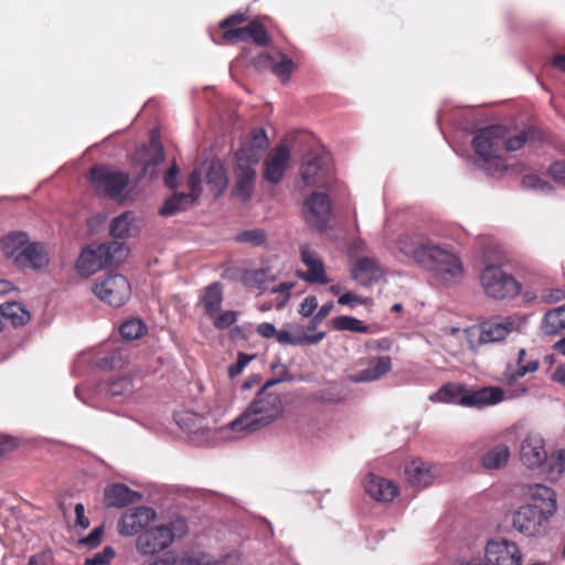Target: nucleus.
I'll use <instances>...</instances> for the list:
<instances>
[{
  "mask_svg": "<svg viewBox=\"0 0 565 565\" xmlns=\"http://www.w3.org/2000/svg\"><path fill=\"white\" fill-rule=\"evenodd\" d=\"M268 382L256 395L247 409L231 423L233 430L255 431L269 425L282 413V403L279 394L267 391Z\"/></svg>",
  "mask_w": 565,
  "mask_h": 565,
  "instance_id": "f257e3e1",
  "label": "nucleus"
},
{
  "mask_svg": "<svg viewBox=\"0 0 565 565\" xmlns=\"http://www.w3.org/2000/svg\"><path fill=\"white\" fill-rule=\"evenodd\" d=\"M503 126L492 125L480 129L473 137L471 146L476 161L480 168L490 174L502 173L507 164L501 156Z\"/></svg>",
  "mask_w": 565,
  "mask_h": 565,
  "instance_id": "f03ea898",
  "label": "nucleus"
},
{
  "mask_svg": "<svg viewBox=\"0 0 565 565\" xmlns=\"http://www.w3.org/2000/svg\"><path fill=\"white\" fill-rule=\"evenodd\" d=\"M419 266L428 271L440 285H452L461 280L463 266L460 258L450 250L431 243Z\"/></svg>",
  "mask_w": 565,
  "mask_h": 565,
  "instance_id": "7ed1b4c3",
  "label": "nucleus"
},
{
  "mask_svg": "<svg viewBox=\"0 0 565 565\" xmlns=\"http://www.w3.org/2000/svg\"><path fill=\"white\" fill-rule=\"evenodd\" d=\"M480 282L487 296L503 300L518 296L522 285L500 266L487 265L480 273Z\"/></svg>",
  "mask_w": 565,
  "mask_h": 565,
  "instance_id": "20e7f679",
  "label": "nucleus"
},
{
  "mask_svg": "<svg viewBox=\"0 0 565 565\" xmlns=\"http://www.w3.org/2000/svg\"><path fill=\"white\" fill-rule=\"evenodd\" d=\"M88 180L98 196L108 199L121 196L129 183L127 173L106 166L92 167L88 172Z\"/></svg>",
  "mask_w": 565,
  "mask_h": 565,
  "instance_id": "39448f33",
  "label": "nucleus"
},
{
  "mask_svg": "<svg viewBox=\"0 0 565 565\" xmlns=\"http://www.w3.org/2000/svg\"><path fill=\"white\" fill-rule=\"evenodd\" d=\"M183 522L162 524L146 530L137 537L136 548L141 555H154L167 550L175 539V529L183 530Z\"/></svg>",
  "mask_w": 565,
  "mask_h": 565,
  "instance_id": "423d86ee",
  "label": "nucleus"
},
{
  "mask_svg": "<svg viewBox=\"0 0 565 565\" xmlns=\"http://www.w3.org/2000/svg\"><path fill=\"white\" fill-rule=\"evenodd\" d=\"M119 248L120 246L117 243L92 244L84 247L76 263L78 274L88 277L110 266L114 260V253Z\"/></svg>",
  "mask_w": 565,
  "mask_h": 565,
  "instance_id": "0eeeda50",
  "label": "nucleus"
},
{
  "mask_svg": "<svg viewBox=\"0 0 565 565\" xmlns=\"http://www.w3.org/2000/svg\"><path fill=\"white\" fill-rule=\"evenodd\" d=\"M93 292L103 302L118 308L126 303L131 295L127 278L120 274L107 275L99 278L93 287Z\"/></svg>",
  "mask_w": 565,
  "mask_h": 565,
  "instance_id": "6e6552de",
  "label": "nucleus"
},
{
  "mask_svg": "<svg viewBox=\"0 0 565 565\" xmlns=\"http://www.w3.org/2000/svg\"><path fill=\"white\" fill-rule=\"evenodd\" d=\"M514 322L507 318L502 321L489 320L469 329L471 347H480L504 340L513 330Z\"/></svg>",
  "mask_w": 565,
  "mask_h": 565,
  "instance_id": "1a4fd4ad",
  "label": "nucleus"
},
{
  "mask_svg": "<svg viewBox=\"0 0 565 565\" xmlns=\"http://www.w3.org/2000/svg\"><path fill=\"white\" fill-rule=\"evenodd\" d=\"M302 213L309 226L324 232L331 217V202L328 194L312 192L303 202Z\"/></svg>",
  "mask_w": 565,
  "mask_h": 565,
  "instance_id": "9d476101",
  "label": "nucleus"
},
{
  "mask_svg": "<svg viewBox=\"0 0 565 565\" xmlns=\"http://www.w3.org/2000/svg\"><path fill=\"white\" fill-rule=\"evenodd\" d=\"M550 516L537 504L521 507L513 515V526L526 536H536L544 531Z\"/></svg>",
  "mask_w": 565,
  "mask_h": 565,
  "instance_id": "9b49d317",
  "label": "nucleus"
},
{
  "mask_svg": "<svg viewBox=\"0 0 565 565\" xmlns=\"http://www.w3.org/2000/svg\"><path fill=\"white\" fill-rule=\"evenodd\" d=\"M486 558L492 565H521L518 545L507 540H492L486 546Z\"/></svg>",
  "mask_w": 565,
  "mask_h": 565,
  "instance_id": "f8f14e48",
  "label": "nucleus"
},
{
  "mask_svg": "<svg viewBox=\"0 0 565 565\" xmlns=\"http://www.w3.org/2000/svg\"><path fill=\"white\" fill-rule=\"evenodd\" d=\"M305 186L326 188L331 181V171L324 160L316 154H308L300 169Z\"/></svg>",
  "mask_w": 565,
  "mask_h": 565,
  "instance_id": "ddd939ff",
  "label": "nucleus"
},
{
  "mask_svg": "<svg viewBox=\"0 0 565 565\" xmlns=\"http://www.w3.org/2000/svg\"><path fill=\"white\" fill-rule=\"evenodd\" d=\"M156 512L148 507L127 510L117 522V531L122 536H132L145 529L153 519Z\"/></svg>",
  "mask_w": 565,
  "mask_h": 565,
  "instance_id": "4468645a",
  "label": "nucleus"
},
{
  "mask_svg": "<svg viewBox=\"0 0 565 565\" xmlns=\"http://www.w3.org/2000/svg\"><path fill=\"white\" fill-rule=\"evenodd\" d=\"M290 160V151L287 146L275 147L264 161V178L266 181L277 184L284 177Z\"/></svg>",
  "mask_w": 565,
  "mask_h": 565,
  "instance_id": "2eb2a0df",
  "label": "nucleus"
},
{
  "mask_svg": "<svg viewBox=\"0 0 565 565\" xmlns=\"http://www.w3.org/2000/svg\"><path fill=\"white\" fill-rule=\"evenodd\" d=\"M503 397V390L497 386H484L479 390L467 388L466 395L461 397L460 406L480 409L500 403Z\"/></svg>",
  "mask_w": 565,
  "mask_h": 565,
  "instance_id": "dca6fc26",
  "label": "nucleus"
},
{
  "mask_svg": "<svg viewBox=\"0 0 565 565\" xmlns=\"http://www.w3.org/2000/svg\"><path fill=\"white\" fill-rule=\"evenodd\" d=\"M547 458L544 439L537 434H529L521 443L520 459L527 468H537Z\"/></svg>",
  "mask_w": 565,
  "mask_h": 565,
  "instance_id": "f3484780",
  "label": "nucleus"
},
{
  "mask_svg": "<svg viewBox=\"0 0 565 565\" xmlns=\"http://www.w3.org/2000/svg\"><path fill=\"white\" fill-rule=\"evenodd\" d=\"M431 243L420 234L405 233L396 239V247L402 254L419 265Z\"/></svg>",
  "mask_w": 565,
  "mask_h": 565,
  "instance_id": "a211bd4d",
  "label": "nucleus"
},
{
  "mask_svg": "<svg viewBox=\"0 0 565 565\" xmlns=\"http://www.w3.org/2000/svg\"><path fill=\"white\" fill-rule=\"evenodd\" d=\"M50 264V255L43 243L29 242L18 256L15 266L22 269L40 270Z\"/></svg>",
  "mask_w": 565,
  "mask_h": 565,
  "instance_id": "6ab92c4d",
  "label": "nucleus"
},
{
  "mask_svg": "<svg viewBox=\"0 0 565 565\" xmlns=\"http://www.w3.org/2000/svg\"><path fill=\"white\" fill-rule=\"evenodd\" d=\"M300 256L302 263L307 266L308 271L301 274V278L310 284H328L326 278L324 265L317 256L316 252L307 244L300 247Z\"/></svg>",
  "mask_w": 565,
  "mask_h": 565,
  "instance_id": "aec40b11",
  "label": "nucleus"
},
{
  "mask_svg": "<svg viewBox=\"0 0 565 565\" xmlns=\"http://www.w3.org/2000/svg\"><path fill=\"white\" fill-rule=\"evenodd\" d=\"M365 491L379 502H391L399 493L398 487L388 479L370 475L365 481Z\"/></svg>",
  "mask_w": 565,
  "mask_h": 565,
  "instance_id": "412c9836",
  "label": "nucleus"
},
{
  "mask_svg": "<svg viewBox=\"0 0 565 565\" xmlns=\"http://www.w3.org/2000/svg\"><path fill=\"white\" fill-rule=\"evenodd\" d=\"M105 503L107 507L124 508L136 503L141 499V494L131 490L122 483H114L105 489Z\"/></svg>",
  "mask_w": 565,
  "mask_h": 565,
  "instance_id": "4be33fe9",
  "label": "nucleus"
},
{
  "mask_svg": "<svg viewBox=\"0 0 565 565\" xmlns=\"http://www.w3.org/2000/svg\"><path fill=\"white\" fill-rule=\"evenodd\" d=\"M540 366V361L537 358L530 356L527 358V352L525 349H520L518 352L516 365L513 367L509 365L504 372V381L505 383L512 385L518 382L521 377L525 376L527 373H534L537 371Z\"/></svg>",
  "mask_w": 565,
  "mask_h": 565,
  "instance_id": "5701e85b",
  "label": "nucleus"
},
{
  "mask_svg": "<svg viewBox=\"0 0 565 565\" xmlns=\"http://www.w3.org/2000/svg\"><path fill=\"white\" fill-rule=\"evenodd\" d=\"M409 483L414 487L425 488L429 486L436 476L433 467L422 460H413L405 468Z\"/></svg>",
  "mask_w": 565,
  "mask_h": 565,
  "instance_id": "b1692460",
  "label": "nucleus"
},
{
  "mask_svg": "<svg viewBox=\"0 0 565 565\" xmlns=\"http://www.w3.org/2000/svg\"><path fill=\"white\" fill-rule=\"evenodd\" d=\"M392 369V360L390 356H376L369 361V366L355 374L352 380L356 383L372 382L379 380Z\"/></svg>",
  "mask_w": 565,
  "mask_h": 565,
  "instance_id": "393cba45",
  "label": "nucleus"
},
{
  "mask_svg": "<svg viewBox=\"0 0 565 565\" xmlns=\"http://www.w3.org/2000/svg\"><path fill=\"white\" fill-rule=\"evenodd\" d=\"M100 391L110 397H128L135 392V383L129 375L110 376L100 384Z\"/></svg>",
  "mask_w": 565,
  "mask_h": 565,
  "instance_id": "a878e982",
  "label": "nucleus"
},
{
  "mask_svg": "<svg viewBox=\"0 0 565 565\" xmlns=\"http://www.w3.org/2000/svg\"><path fill=\"white\" fill-rule=\"evenodd\" d=\"M255 178L256 171L254 168L244 164L237 166V175L233 193L242 201H248L254 191Z\"/></svg>",
  "mask_w": 565,
  "mask_h": 565,
  "instance_id": "bb28decb",
  "label": "nucleus"
},
{
  "mask_svg": "<svg viewBox=\"0 0 565 565\" xmlns=\"http://www.w3.org/2000/svg\"><path fill=\"white\" fill-rule=\"evenodd\" d=\"M164 150L159 142L151 141L136 151L135 160L142 166L141 172L146 174L152 166H158L164 160Z\"/></svg>",
  "mask_w": 565,
  "mask_h": 565,
  "instance_id": "cd10ccee",
  "label": "nucleus"
},
{
  "mask_svg": "<svg viewBox=\"0 0 565 565\" xmlns=\"http://www.w3.org/2000/svg\"><path fill=\"white\" fill-rule=\"evenodd\" d=\"M381 269L376 262L370 257L360 258L353 269L352 278L358 280L361 285H367L372 281H376L381 277Z\"/></svg>",
  "mask_w": 565,
  "mask_h": 565,
  "instance_id": "c85d7f7f",
  "label": "nucleus"
},
{
  "mask_svg": "<svg viewBox=\"0 0 565 565\" xmlns=\"http://www.w3.org/2000/svg\"><path fill=\"white\" fill-rule=\"evenodd\" d=\"M30 242L29 236L24 232H11L2 237L1 248L7 258H11L15 264L18 256L22 254L24 247Z\"/></svg>",
  "mask_w": 565,
  "mask_h": 565,
  "instance_id": "c756f323",
  "label": "nucleus"
},
{
  "mask_svg": "<svg viewBox=\"0 0 565 565\" xmlns=\"http://www.w3.org/2000/svg\"><path fill=\"white\" fill-rule=\"evenodd\" d=\"M228 183L223 163L218 160L211 161L206 172V184L214 196L221 195Z\"/></svg>",
  "mask_w": 565,
  "mask_h": 565,
  "instance_id": "7c9ffc66",
  "label": "nucleus"
},
{
  "mask_svg": "<svg viewBox=\"0 0 565 565\" xmlns=\"http://www.w3.org/2000/svg\"><path fill=\"white\" fill-rule=\"evenodd\" d=\"M530 493L533 500L541 502L539 509H542L544 514L551 518L556 512V494L553 489L535 483L530 487Z\"/></svg>",
  "mask_w": 565,
  "mask_h": 565,
  "instance_id": "2f4dec72",
  "label": "nucleus"
},
{
  "mask_svg": "<svg viewBox=\"0 0 565 565\" xmlns=\"http://www.w3.org/2000/svg\"><path fill=\"white\" fill-rule=\"evenodd\" d=\"M201 303L204 308V313L207 317H214L221 309L223 301V288L220 282L209 285L201 297Z\"/></svg>",
  "mask_w": 565,
  "mask_h": 565,
  "instance_id": "473e14b6",
  "label": "nucleus"
},
{
  "mask_svg": "<svg viewBox=\"0 0 565 565\" xmlns=\"http://www.w3.org/2000/svg\"><path fill=\"white\" fill-rule=\"evenodd\" d=\"M467 387L460 383H446L436 393L429 396L434 403L458 404L462 395H466Z\"/></svg>",
  "mask_w": 565,
  "mask_h": 565,
  "instance_id": "72a5a7b5",
  "label": "nucleus"
},
{
  "mask_svg": "<svg viewBox=\"0 0 565 565\" xmlns=\"http://www.w3.org/2000/svg\"><path fill=\"white\" fill-rule=\"evenodd\" d=\"M510 458V448L504 444H499L489 449L481 458L483 468L500 469L505 466Z\"/></svg>",
  "mask_w": 565,
  "mask_h": 565,
  "instance_id": "f704fd0d",
  "label": "nucleus"
},
{
  "mask_svg": "<svg viewBox=\"0 0 565 565\" xmlns=\"http://www.w3.org/2000/svg\"><path fill=\"white\" fill-rule=\"evenodd\" d=\"M536 134L534 128H527L525 130L513 132L503 126L502 135V149L507 151H516L521 149L526 142L531 141L533 136Z\"/></svg>",
  "mask_w": 565,
  "mask_h": 565,
  "instance_id": "c9c22d12",
  "label": "nucleus"
},
{
  "mask_svg": "<svg viewBox=\"0 0 565 565\" xmlns=\"http://www.w3.org/2000/svg\"><path fill=\"white\" fill-rule=\"evenodd\" d=\"M241 280L249 288L262 290L274 280V275L269 268L249 269L242 273Z\"/></svg>",
  "mask_w": 565,
  "mask_h": 565,
  "instance_id": "e433bc0d",
  "label": "nucleus"
},
{
  "mask_svg": "<svg viewBox=\"0 0 565 565\" xmlns=\"http://www.w3.org/2000/svg\"><path fill=\"white\" fill-rule=\"evenodd\" d=\"M542 328L544 333L554 335L565 329V305L547 311L544 315Z\"/></svg>",
  "mask_w": 565,
  "mask_h": 565,
  "instance_id": "4c0bfd02",
  "label": "nucleus"
},
{
  "mask_svg": "<svg viewBox=\"0 0 565 565\" xmlns=\"http://www.w3.org/2000/svg\"><path fill=\"white\" fill-rule=\"evenodd\" d=\"M0 315L14 327L24 326L31 318L29 311L19 302L0 305Z\"/></svg>",
  "mask_w": 565,
  "mask_h": 565,
  "instance_id": "58836bf2",
  "label": "nucleus"
},
{
  "mask_svg": "<svg viewBox=\"0 0 565 565\" xmlns=\"http://www.w3.org/2000/svg\"><path fill=\"white\" fill-rule=\"evenodd\" d=\"M333 327L337 330H348L360 333H372L373 327L364 324L363 321L349 316H339L332 320Z\"/></svg>",
  "mask_w": 565,
  "mask_h": 565,
  "instance_id": "ea45409f",
  "label": "nucleus"
},
{
  "mask_svg": "<svg viewBox=\"0 0 565 565\" xmlns=\"http://www.w3.org/2000/svg\"><path fill=\"white\" fill-rule=\"evenodd\" d=\"M191 203H193V200L190 199V195L185 193H175L164 201V203L160 207L159 213L162 216H170L179 211L184 210L185 206Z\"/></svg>",
  "mask_w": 565,
  "mask_h": 565,
  "instance_id": "a19ab883",
  "label": "nucleus"
},
{
  "mask_svg": "<svg viewBox=\"0 0 565 565\" xmlns=\"http://www.w3.org/2000/svg\"><path fill=\"white\" fill-rule=\"evenodd\" d=\"M545 473L552 481L557 480L565 471V450L559 449L546 458Z\"/></svg>",
  "mask_w": 565,
  "mask_h": 565,
  "instance_id": "79ce46f5",
  "label": "nucleus"
},
{
  "mask_svg": "<svg viewBox=\"0 0 565 565\" xmlns=\"http://www.w3.org/2000/svg\"><path fill=\"white\" fill-rule=\"evenodd\" d=\"M220 30L222 31L221 38H213V41L216 44H236L239 42H247V25L220 28Z\"/></svg>",
  "mask_w": 565,
  "mask_h": 565,
  "instance_id": "37998d69",
  "label": "nucleus"
},
{
  "mask_svg": "<svg viewBox=\"0 0 565 565\" xmlns=\"http://www.w3.org/2000/svg\"><path fill=\"white\" fill-rule=\"evenodd\" d=\"M249 40L259 46H268L271 42L265 25L257 20H253L247 24V41Z\"/></svg>",
  "mask_w": 565,
  "mask_h": 565,
  "instance_id": "c03bdc74",
  "label": "nucleus"
},
{
  "mask_svg": "<svg viewBox=\"0 0 565 565\" xmlns=\"http://www.w3.org/2000/svg\"><path fill=\"white\" fill-rule=\"evenodd\" d=\"M264 57L269 61L273 73L279 77L282 83H286L294 70L292 60L287 55H282L279 62H274V58L268 54L264 55Z\"/></svg>",
  "mask_w": 565,
  "mask_h": 565,
  "instance_id": "a18cd8bd",
  "label": "nucleus"
},
{
  "mask_svg": "<svg viewBox=\"0 0 565 565\" xmlns=\"http://www.w3.org/2000/svg\"><path fill=\"white\" fill-rule=\"evenodd\" d=\"M145 331V323L136 318L125 321L119 328L121 337L127 340H136L140 338Z\"/></svg>",
  "mask_w": 565,
  "mask_h": 565,
  "instance_id": "49530a36",
  "label": "nucleus"
},
{
  "mask_svg": "<svg viewBox=\"0 0 565 565\" xmlns=\"http://www.w3.org/2000/svg\"><path fill=\"white\" fill-rule=\"evenodd\" d=\"M131 213L125 212L115 217L110 224V235L116 238H124L130 232Z\"/></svg>",
  "mask_w": 565,
  "mask_h": 565,
  "instance_id": "de8ad7c7",
  "label": "nucleus"
},
{
  "mask_svg": "<svg viewBox=\"0 0 565 565\" xmlns=\"http://www.w3.org/2000/svg\"><path fill=\"white\" fill-rule=\"evenodd\" d=\"M238 243L249 244L252 246H262L267 241V234L262 228H253L238 233L235 237Z\"/></svg>",
  "mask_w": 565,
  "mask_h": 565,
  "instance_id": "09e8293b",
  "label": "nucleus"
},
{
  "mask_svg": "<svg viewBox=\"0 0 565 565\" xmlns=\"http://www.w3.org/2000/svg\"><path fill=\"white\" fill-rule=\"evenodd\" d=\"M262 152L263 151L256 149V147L244 142V145L236 151L237 166H250L257 163L260 160Z\"/></svg>",
  "mask_w": 565,
  "mask_h": 565,
  "instance_id": "8fccbe9b",
  "label": "nucleus"
},
{
  "mask_svg": "<svg viewBox=\"0 0 565 565\" xmlns=\"http://www.w3.org/2000/svg\"><path fill=\"white\" fill-rule=\"evenodd\" d=\"M291 339H299L298 345H311L322 341L326 337L324 332H318L316 334H306L299 326L290 327Z\"/></svg>",
  "mask_w": 565,
  "mask_h": 565,
  "instance_id": "3c124183",
  "label": "nucleus"
},
{
  "mask_svg": "<svg viewBox=\"0 0 565 565\" xmlns=\"http://www.w3.org/2000/svg\"><path fill=\"white\" fill-rule=\"evenodd\" d=\"M115 555L116 552L111 546H105L103 551L86 557L84 565H109Z\"/></svg>",
  "mask_w": 565,
  "mask_h": 565,
  "instance_id": "603ef678",
  "label": "nucleus"
},
{
  "mask_svg": "<svg viewBox=\"0 0 565 565\" xmlns=\"http://www.w3.org/2000/svg\"><path fill=\"white\" fill-rule=\"evenodd\" d=\"M522 186L531 190H539L542 192H552L553 185L547 181L540 178L537 174H526L522 178Z\"/></svg>",
  "mask_w": 565,
  "mask_h": 565,
  "instance_id": "864d4df0",
  "label": "nucleus"
},
{
  "mask_svg": "<svg viewBox=\"0 0 565 565\" xmlns=\"http://www.w3.org/2000/svg\"><path fill=\"white\" fill-rule=\"evenodd\" d=\"M213 320V326L218 329L223 330L231 326H233L237 320V312L233 310H227L221 313H216L214 317H209Z\"/></svg>",
  "mask_w": 565,
  "mask_h": 565,
  "instance_id": "5fc2aeb1",
  "label": "nucleus"
},
{
  "mask_svg": "<svg viewBox=\"0 0 565 565\" xmlns=\"http://www.w3.org/2000/svg\"><path fill=\"white\" fill-rule=\"evenodd\" d=\"M316 398L322 403L337 404L342 401V396L337 385H330L329 387L321 388L316 392Z\"/></svg>",
  "mask_w": 565,
  "mask_h": 565,
  "instance_id": "6e6d98bb",
  "label": "nucleus"
},
{
  "mask_svg": "<svg viewBox=\"0 0 565 565\" xmlns=\"http://www.w3.org/2000/svg\"><path fill=\"white\" fill-rule=\"evenodd\" d=\"M249 146L264 151L268 147V138L264 128H256L250 131L249 138L245 141Z\"/></svg>",
  "mask_w": 565,
  "mask_h": 565,
  "instance_id": "4d7b16f0",
  "label": "nucleus"
},
{
  "mask_svg": "<svg viewBox=\"0 0 565 565\" xmlns=\"http://www.w3.org/2000/svg\"><path fill=\"white\" fill-rule=\"evenodd\" d=\"M201 180H202V173L200 170L194 169L190 175H189V188H190V199L193 200V202L199 198L201 189Z\"/></svg>",
  "mask_w": 565,
  "mask_h": 565,
  "instance_id": "13d9d810",
  "label": "nucleus"
},
{
  "mask_svg": "<svg viewBox=\"0 0 565 565\" xmlns=\"http://www.w3.org/2000/svg\"><path fill=\"white\" fill-rule=\"evenodd\" d=\"M547 172L555 182L565 185V160L553 162Z\"/></svg>",
  "mask_w": 565,
  "mask_h": 565,
  "instance_id": "bf43d9fd",
  "label": "nucleus"
},
{
  "mask_svg": "<svg viewBox=\"0 0 565 565\" xmlns=\"http://www.w3.org/2000/svg\"><path fill=\"white\" fill-rule=\"evenodd\" d=\"M104 527H95L87 536L83 537L79 543L90 548L97 547L102 543Z\"/></svg>",
  "mask_w": 565,
  "mask_h": 565,
  "instance_id": "052dcab7",
  "label": "nucleus"
},
{
  "mask_svg": "<svg viewBox=\"0 0 565 565\" xmlns=\"http://www.w3.org/2000/svg\"><path fill=\"white\" fill-rule=\"evenodd\" d=\"M250 360L252 356L245 353H238L236 363L228 366V376L235 377L241 374Z\"/></svg>",
  "mask_w": 565,
  "mask_h": 565,
  "instance_id": "680f3d73",
  "label": "nucleus"
},
{
  "mask_svg": "<svg viewBox=\"0 0 565 565\" xmlns=\"http://www.w3.org/2000/svg\"><path fill=\"white\" fill-rule=\"evenodd\" d=\"M248 20L246 13L236 12L232 15H228L224 20L218 23V28H227V26H239Z\"/></svg>",
  "mask_w": 565,
  "mask_h": 565,
  "instance_id": "e2e57ef3",
  "label": "nucleus"
},
{
  "mask_svg": "<svg viewBox=\"0 0 565 565\" xmlns=\"http://www.w3.org/2000/svg\"><path fill=\"white\" fill-rule=\"evenodd\" d=\"M318 307V300L315 296L306 297L300 303L299 313L303 317H310Z\"/></svg>",
  "mask_w": 565,
  "mask_h": 565,
  "instance_id": "0e129e2a",
  "label": "nucleus"
},
{
  "mask_svg": "<svg viewBox=\"0 0 565 565\" xmlns=\"http://www.w3.org/2000/svg\"><path fill=\"white\" fill-rule=\"evenodd\" d=\"M256 331L260 337H263L265 339L276 338V334H277V330H276L275 326L269 322L259 323L257 326Z\"/></svg>",
  "mask_w": 565,
  "mask_h": 565,
  "instance_id": "69168bd1",
  "label": "nucleus"
},
{
  "mask_svg": "<svg viewBox=\"0 0 565 565\" xmlns=\"http://www.w3.org/2000/svg\"><path fill=\"white\" fill-rule=\"evenodd\" d=\"M333 309V302L329 301L320 307L318 312L312 318V324H319L321 323L331 312Z\"/></svg>",
  "mask_w": 565,
  "mask_h": 565,
  "instance_id": "338daca9",
  "label": "nucleus"
},
{
  "mask_svg": "<svg viewBox=\"0 0 565 565\" xmlns=\"http://www.w3.org/2000/svg\"><path fill=\"white\" fill-rule=\"evenodd\" d=\"M177 557L173 553H167L163 556L157 557L143 565H175Z\"/></svg>",
  "mask_w": 565,
  "mask_h": 565,
  "instance_id": "774afa93",
  "label": "nucleus"
}]
</instances>
